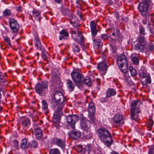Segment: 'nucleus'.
I'll list each match as a JSON object with an SVG mask.
<instances>
[{"mask_svg": "<svg viewBox=\"0 0 154 154\" xmlns=\"http://www.w3.org/2000/svg\"><path fill=\"white\" fill-rule=\"evenodd\" d=\"M118 66L121 72L124 73V76L125 78L128 79L129 76L127 75L128 74V71L127 62L119 65Z\"/></svg>", "mask_w": 154, "mask_h": 154, "instance_id": "ddd939ff", "label": "nucleus"}, {"mask_svg": "<svg viewBox=\"0 0 154 154\" xmlns=\"http://www.w3.org/2000/svg\"><path fill=\"white\" fill-rule=\"evenodd\" d=\"M16 10L17 11H20L21 10V7L20 6L17 7L16 8Z\"/></svg>", "mask_w": 154, "mask_h": 154, "instance_id": "13d9d810", "label": "nucleus"}, {"mask_svg": "<svg viewBox=\"0 0 154 154\" xmlns=\"http://www.w3.org/2000/svg\"><path fill=\"white\" fill-rule=\"evenodd\" d=\"M89 118L90 119V121L92 123L94 122L96 120V119L94 117V114H89Z\"/></svg>", "mask_w": 154, "mask_h": 154, "instance_id": "c03bdc74", "label": "nucleus"}, {"mask_svg": "<svg viewBox=\"0 0 154 154\" xmlns=\"http://www.w3.org/2000/svg\"><path fill=\"white\" fill-rule=\"evenodd\" d=\"M60 35L59 38L60 40H61L64 38V37H67L68 36V33L66 29H62L60 32Z\"/></svg>", "mask_w": 154, "mask_h": 154, "instance_id": "cd10ccee", "label": "nucleus"}, {"mask_svg": "<svg viewBox=\"0 0 154 154\" xmlns=\"http://www.w3.org/2000/svg\"><path fill=\"white\" fill-rule=\"evenodd\" d=\"M81 135V132L78 131H72L69 133V136L74 139L78 138Z\"/></svg>", "mask_w": 154, "mask_h": 154, "instance_id": "aec40b11", "label": "nucleus"}, {"mask_svg": "<svg viewBox=\"0 0 154 154\" xmlns=\"http://www.w3.org/2000/svg\"><path fill=\"white\" fill-rule=\"evenodd\" d=\"M40 19H41V18L40 17H39L38 19V20H39V21H40Z\"/></svg>", "mask_w": 154, "mask_h": 154, "instance_id": "338daca9", "label": "nucleus"}, {"mask_svg": "<svg viewBox=\"0 0 154 154\" xmlns=\"http://www.w3.org/2000/svg\"><path fill=\"white\" fill-rule=\"evenodd\" d=\"M116 93V91L114 89L109 88L106 91V97L109 98L111 96L115 95Z\"/></svg>", "mask_w": 154, "mask_h": 154, "instance_id": "5701e85b", "label": "nucleus"}, {"mask_svg": "<svg viewBox=\"0 0 154 154\" xmlns=\"http://www.w3.org/2000/svg\"><path fill=\"white\" fill-rule=\"evenodd\" d=\"M154 49V45L152 44H150L148 45L146 48L145 53L146 54H150L152 50Z\"/></svg>", "mask_w": 154, "mask_h": 154, "instance_id": "c9c22d12", "label": "nucleus"}, {"mask_svg": "<svg viewBox=\"0 0 154 154\" xmlns=\"http://www.w3.org/2000/svg\"><path fill=\"white\" fill-rule=\"evenodd\" d=\"M55 144L57 146L60 147L62 149H63L65 148V142L63 140L60 139H57Z\"/></svg>", "mask_w": 154, "mask_h": 154, "instance_id": "4be33fe9", "label": "nucleus"}, {"mask_svg": "<svg viewBox=\"0 0 154 154\" xmlns=\"http://www.w3.org/2000/svg\"><path fill=\"white\" fill-rule=\"evenodd\" d=\"M33 15L35 17H37L39 16L40 14V12L37 10L34 9L32 11Z\"/></svg>", "mask_w": 154, "mask_h": 154, "instance_id": "de8ad7c7", "label": "nucleus"}, {"mask_svg": "<svg viewBox=\"0 0 154 154\" xmlns=\"http://www.w3.org/2000/svg\"><path fill=\"white\" fill-rule=\"evenodd\" d=\"M47 81H43L40 83H37L35 85V89L36 92L38 94H42L46 91L48 88Z\"/></svg>", "mask_w": 154, "mask_h": 154, "instance_id": "6e6552de", "label": "nucleus"}, {"mask_svg": "<svg viewBox=\"0 0 154 154\" xmlns=\"http://www.w3.org/2000/svg\"><path fill=\"white\" fill-rule=\"evenodd\" d=\"M140 112H131V118L132 119L135 121H137V119L139 117L138 114Z\"/></svg>", "mask_w": 154, "mask_h": 154, "instance_id": "f704fd0d", "label": "nucleus"}, {"mask_svg": "<svg viewBox=\"0 0 154 154\" xmlns=\"http://www.w3.org/2000/svg\"><path fill=\"white\" fill-rule=\"evenodd\" d=\"M98 68L102 75H104L106 73L107 69V64L106 62L103 61L98 64Z\"/></svg>", "mask_w": 154, "mask_h": 154, "instance_id": "f8f14e48", "label": "nucleus"}, {"mask_svg": "<svg viewBox=\"0 0 154 154\" xmlns=\"http://www.w3.org/2000/svg\"><path fill=\"white\" fill-rule=\"evenodd\" d=\"M84 133L85 134V137L87 139H91L92 137V134L90 131V129L88 131H84Z\"/></svg>", "mask_w": 154, "mask_h": 154, "instance_id": "72a5a7b5", "label": "nucleus"}, {"mask_svg": "<svg viewBox=\"0 0 154 154\" xmlns=\"http://www.w3.org/2000/svg\"><path fill=\"white\" fill-rule=\"evenodd\" d=\"M79 118V116L77 115H69L66 116V124L68 128L74 129L75 124L78 121Z\"/></svg>", "mask_w": 154, "mask_h": 154, "instance_id": "423d86ee", "label": "nucleus"}, {"mask_svg": "<svg viewBox=\"0 0 154 154\" xmlns=\"http://www.w3.org/2000/svg\"><path fill=\"white\" fill-rule=\"evenodd\" d=\"M111 154H119L117 152H115V151H113L112 152H111Z\"/></svg>", "mask_w": 154, "mask_h": 154, "instance_id": "0e129e2a", "label": "nucleus"}, {"mask_svg": "<svg viewBox=\"0 0 154 154\" xmlns=\"http://www.w3.org/2000/svg\"><path fill=\"white\" fill-rule=\"evenodd\" d=\"M147 136L149 137H152V134L150 133H147L146 134Z\"/></svg>", "mask_w": 154, "mask_h": 154, "instance_id": "680f3d73", "label": "nucleus"}, {"mask_svg": "<svg viewBox=\"0 0 154 154\" xmlns=\"http://www.w3.org/2000/svg\"><path fill=\"white\" fill-rule=\"evenodd\" d=\"M3 38L4 40L8 44L9 46H11V44L10 42V38L6 36H3Z\"/></svg>", "mask_w": 154, "mask_h": 154, "instance_id": "3c124183", "label": "nucleus"}, {"mask_svg": "<svg viewBox=\"0 0 154 154\" xmlns=\"http://www.w3.org/2000/svg\"><path fill=\"white\" fill-rule=\"evenodd\" d=\"M147 22H148V21H147V20L146 19H144L142 20L143 23L144 24H147Z\"/></svg>", "mask_w": 154, "mask_h": 154, "instance_id": "4d7b16f0", "label": "nucleus"}, {"mask_svg": "<svg viewBox=\"0 0 154 154\" xmlns=\"http://www.w3.org/2000/svg\"><path fill=\"white\" fill-rule=\"evenodd\" d=\"M42 109L44 110L45 112H47L48 110V106L46 101L44 100H42Z\"/></svg>", "mask_w": 154, "mask_h": 154, "instance_id": "e433bc0d", "label": "nucleus"}, {"mask_svg": "<svg viewBox=\"0 0 154 154\" xmlns=\"http://www.w3.org/2000/svg\"><path fill=\"white\" fill-rule=\"evenodd\" d=\"M54 0L57 3H60L61 2L62 0Z\"/></svg>", "mask_w": 154, "mask_h": 154, "instance_id": "e2e57ef3", "label": "nucleus"}, {"mask_svg": "<svg viewBox=\"0 0 154 154\" xmlns=\"http://www.w3.org/2000/svg\"><path fill=\"white\" fill-rule=\"evenodd\" d=\"M71 75L72 79L76 86L79 87L82 85L83 75L82 74L74 71L71 72Z\"/></svg>", "mask_w": 154, "mask_h": 154, "instance_id": "20e7f679", "label": "nucleus"}, {"mask_svg": "<svg viewBox=\"0 0 154 154\" xmlns=\"http://www.w3.org/2000/svg\"><path fill=\"white\" fill-rule=\"evenodd\" d=\"M131 60L134 64L137 65L139 61V59L137 57H133L132 56L131 58Z\"/></svg>", "mask_w": 154, "mask_h": 154, "instance_id": "a18cd8bd", "label": "nucleus"}, {"mask_svg": "<svg viewBox=\"0 0 154 154\" xmlns=\"http://www.w3.org/2000/svg\"><path fill=\"white\" fill-rule=\"evenodd\" d=\"M22 124L24 128L27 129L30 126V120L28 118L24 119L22 122Z\"/></svg>", "mask_w": 154, "mask_h": 154, "instance_id": "a878e982", "label": "nucleus"}, {"mask_svg": "<svg viewBox=\"0 0 154 154\" xmlns=\"http://www.w3.org/2000/svg\"><path fill=\"white\" fill-rule=\"evenodd\" d=\"M8 23L12 31L15 33L17 32L19 29V25L17 20L14 18H10Z\"/></svg>", "mask_w": 154, "mask_h": 154, "instance_id": "1a4fd4ad", "label": "nucleus"}, {"mask_svg": "<svg viewBox=\"0 0 154 154\" xmlns=\"http://www.w3.org/2000/svg\"><path fill=\"white\" fill-rule=\"evenodd\" d=\"M97 134L99 139L107 147L112 143L113 140L108 130L103 128H100L97 130Z\"/></svg>", "mask_w": 154, "mask_h": 154, "instance_id": "f03ea898", "label": "nucleus"}, {"mask_svg": "<svg viewBox=\"0 0 154 154\" xmlns=\"http://www.w3.org/2000/svg\"><path fill=\"white\" fill-rule=\"evenodd\" d=\"M137 42L135 45V49L139 51V52L143 51L146 46V43L144 37L140 36L137 39Z\"/></svg>", "mask_w": 154, "mask_h": 154, "instance_id": "39448f33", "label": "nucleus"}, {"mask_svg": "<svg viewBox=\"0 0 154 154\" xmlns=\"http://www.w3.org/2000/svg\"><path fill=\"white\" fill-rule=\"evenodd\" d=\"M35 137L37 139H40L42 135V130L39 128L38 127L35 130Z\"/></svg>", "mask_w": 154, "mask_h": 154, "instance_id": "393cba45", "label": "nucleus"}, {"mask_svg": "<svg viewBox=\"0 0 154 154\" xmlns=\"http://www.w3.org/2000/svg\"><path fill=\"white\" fill-rule=\"evenodd\" d=\"M50 154H60L59 150L57 149H53L50 150Z\"/></svg>", "mask_w": 154, "mask_h": 154, "instance_id": "37998d69", "label": "nucleus"}, {"mask_svg": "<svg viewBox=\"0 0 154 154\" xmlns=\"http://www.w3.org/2000/svg\"><path fill=\"white\" fill-rule=\"evenodd\" d=\"M80 151H82V149L81 147H80Z\"/></svg>", "mask_w": 154, "mask_h": 154, "instance_id": "774afa93", "label": "nucleus"}, {"mask_svg": "<svg viewBox=\"0 0 154 154\" xmlns=\"http://www.w3.org/2000/svg\"><path fill=\"white\" fill-rule=\"evenodd\" d=\"M95 107L94 103L92 102L89 103L87 110L89 114H94L95 112Z\"/></svg>", "mask_w": 154, "mask_h": 154, "instance_id": "6ab92c4d", "label": "nucleus"}, {"mask_svg": "<svg viewBox=\"0 0 154 154\" xmlns=\"http://www.w3.org/2000/svg\"><path fill=\"white\" fill-rule=\"evenodd\" d=\"M66 84L68 89L70 91H73L75 86L72 82L69 79L66 80Z\"/></svg>", "mask_w": 154, "mask_h": 154, "instance_id": "bb28decb", "label": "nucleus"}, {"mask_svg": "<svg viewBox=\"0 0 154 154\" xmlns=\"http://www.w3.org/2000/svg\"><path fill=\"white\" fill-rule=\"evenodd\" d=\"M102 58L103 59V61L106 62V56L104 54H103L102 55Z\"/></svg>", "mask_w": 154, "mask_h": 154, "instance_id": "6e6d98bb", "label": "nucleus"}, {"mask_svg": "<svg viewBox=\"0 0 154 154\" xmlns=\"http://www.w3.org/2000/svg\"><path fill=\"white\" fill-rule=\"evenodd\" d=\"M27 140L26 139H23L21 142V146L22 149H25L26 148Z\"/></svg>", "mask_w": 154, "mask_h": 154, "instance_id": "4c0bfd02", "label": "nucleus"}, {"mask_svg": "<svg viewBox=\"0 0 154 154\" xmlns=\"http://www.w3.org/2000/svg\"><path fill=\"white\" fill-rule=\"evenodd\" d=\"M62 13L64 15H67L68 17H69L70 15H72V14H70V11L67 8L63 9L62 10Z\"/></svg>", "mask_w": 154, "mask_h": 154, "instance_id": "79ce46f5", "label": "nucleus"}, {"mask_svg": "<svg viewBox=\"0 0 154 154\" xmlns=\"http://www.w3.org/2000/svg\"><path fill=\"white\" fill-rule=\"evenodd\" d=\"M84 83L86 85L90 86L91 84V80L88 77H86L84 78L83 80V83Z\"/></svg>", "mask_w": 154, "mask_h": 154, "instance_id": "2f4dec72", "label": "nucleus"}, {"mask_svg": "<svg viewBox=\"0 0 154 154\" xmlns=\"http://www.w3.org/2000/svg\"><path fill=\"white\" fill-rule=\"evenodd\" d=\"M90 25L92 38L94 42L93 45L95 48H97L99 47L101 45H102L101 41L100 39L96 40L94 38L97 33V29L94 22V21H91Z\"/></svg>", "mask_w": 154, "mask_h": 154, "instance_id": "7ed1b4c3", "label": "nucleus"}, {"mask_svg": "<svg viewBox=\"0 0 154 154\" xmlns=\"http://www.w3.org/2000/svg\"><path fill=\"white\" fill-rule=\"evenodd\" d=\"M100 37L102 40H105L107 39L108 36L106 34H102L101 35Z\"/></svg>", "mask_w": 154, "mask_h": 154, "instance_id": "864d4df0", "label": "nucleus"}, {"mask_svg": "<svg viewBox=\"0 0 154 154\" xmlns=\"http://www.w3.org/2000/svg\"><path fill=\"white\" fill-rule=\"evenodd\" d=\"M141 105V103L140 100H135L132 101L131 106V112H140L139 108Z\"/></svg>", "mask_w": 154, "mask_h": 154, "instance_id": "9b49d317", "label": "nucleus"}, {"mask_svg": "<svg viewBox=\"0 0 154 154\" xmlns=\"http://www.w3.org/2000/svg\"><path fill=\"white\" fill-rule=\"evenodd\" d=\"M13 145L14 147H17L18 145V142L17 140H15L13 141Z\"/></svg>", "mask_w": 154, "mask_h": 154, "instance_id": "5fc2aeb1", "label": "nucleus"}, {"mask_svg": "<svg viewBox=\"0 0 154 154\" xmlns=\"http://www.w3.org/2000/svg\"><path fill=\"white\" fill-rule=\"evenodd\" d=\"M150 122H151V124H150V128H149L148 129L149 130V131H150L151 130L152 127L153 125V122L152 121H151Z\"/></svg>", "mask_w": 154, "mask_h": 154, "instance_id": "bf43d9fd", "label": "nucleus"}, {"mask_svg": "<svg viewBox=\"0 0 154 154\" xmlns=\"http://www.w3.org/2000/svg\"><path fill=\"white\" fill-rule=\"evenodd\" d=\"M139 32L140 36H141V35H144L145 34L144 29L142 26H140V27Z\"/></svg>", "mask_w": 154, "mask_h": 154, "instance_id": "8fccbe9b", "label": "nucleus"}, {"mask_svg": "<svg viewBox=\"0 0 154 154\" xmlns=\"http://www.w3.org/2000/svg\"><path fill=\"white\" fill-rule=\"evenodd\" d=\"M140 81L142 84L143 85H146L147 83H151V81L150 75L148 74L146 77L141 78L140 79Z\"/></svg>", "mask_w": 154, "mask_h": 154, "instance_id": "412c9836", "label": "nucleus"}, {"mask_svg": "<svg viewBox=\"0 0 154 154\" xmlns=\"http://www.w3.org/2000/svg\"><path fill=\"white\" fill-rule=\"evenodd\" d=\"M80 32L78 30H75V31H72L71 32V33L72 34V38L73 39L75 37V35H78L80 33Z\"/></svg>", "mask_w": 154, "mask_h": 154, "instance_id": "09e8293b", "label": "nucleus"}, {"mask_svg": "<svg viewBox=\"0 0 154 154\" xmlns=\"http://www.w3.org/2000/svg\"><path fill=\"white\" fill-rule=\"evenodd\" d=\"M150 31L152 34H153L154 33V29L153 28H150Z\"/></svg>", "mask_w": 154, "mask_h": 154, "instance_id": "052dcab7", "label": "nucleus"}, {"mask_svg": "<svg viewBox=\"0 0 154 154\" xmlns=\"http://www.w3.org/2000/svg\"><path fill=\"white\" fill-rule=\"evenodd\" d=\"M117 62L118 65L127 62L126 56L124 55L119 56L117 58Z\"/></svg>", "mask_w": 154, "mask_h": 154, "instance_id": "a211bd4d", "label": "nucleus"}, {"mask_svg": "<svg viewBox=\"0 0 154 154\" xmlns=\"http://www.w3.org/2000/svg\"><path fill=\"white\" fill-rule=\"evenodd\" d=\"M149 5V1L148 0H144L139 5L140 12L143 16H145L148 15V10Z\"/></svg>", "mask_w": 154, "mask_h": 154, "instance_id": "0eeeda50", "label": "nucleus"}, {"mask_svg": "<svg viewBox=\"0 0 154 154\" xmlns=\"http://www.w3.org/2000/svg\"><path fill=\"white\" fill-rule=\"evenodd\" d=\"M129 71L132 76H134L137 75V72L135 69L132 66L129 67Z\"/></svg>", "mask_w": 154, "mask_h": 154, "instance_id": "a19ab883", "label": "nucleus"}, {"mask_svg": "<svg viewBox=\"0 0 154 154\" xmlns=\"http://www.w3.org/2000/svg\"><path fill=\"white\" fill-rule=\"evenodd\" d=\"M148 74L146 73V71L145 70H141L140 72V79L143 78L147 76Z\"/></svg>", "mask_w": 154, "mask_h": 154, "instance_id": "ea45409f", "label": "nucleus"}, {"mask_svg": "<svg viewBox=\"0 0 154 154\" xmlns=\"http://www.w3.org/2000/svg\"><path fill=\"white\" fill-rule=\"evenodd\" d=\"M6 77V73H2L0 72V84L1 85L4 84Z\"/></svg>", "mask_w": 154, "mask_h": 154, "instance_id": "7c9ffc66", "label": "nucleus"}, {"mask_svg": "<svg viewBox=\"0 0 154 154\" xmlns=\"http://www.w3.org/2000/svg\"><path fill=\"white\" fill-rule=\"evenodd\" d=\"M11 14V12L10 9H5L3 12V16L4 17H9Z\"/></svg>", "mask_w": 154, "mask_h": 154, "instance_id": "473e14b6", "label": "nucleus"}, {"mask_svg": "<svg viewBox=\"0 0 154 154\" xmlns=\"http://www.w3.org/2000/svg\"><path fill=\"white\" fill-rule=\"evenodd\" d=\"M54 96L55 102L54 105V109L55 111L54 113L52 121L55 124V126L58 128L60 119V116L63 115V109L65 104L63 95L62 93L56 90Z\"/></svg>", "mask_w": 154, "mask_h": 154, "instance_id": "f257e3e1", "label": "nucleus"}, {"mask_svg": "<svg viewBox=\"0 0 154 154\" xmlns=\"http://www.w3.org/2000/svg\"><path fill=\"white\" fill-rule=\"evenodd\" d=\"M120 34L119 30L118 29H114L113 32L110 35V38L113 40L117 41L119 40Z\"/></svg>", "mask_w": 154, "mask_h": 154, "instance_id": "dca6fc26", "label": "nucleus"}, {"mask_svg": "<svg viewBox=\"0 0 154 154\" xmlns=\"http://www.w3.org/2000/svg\"><path fill=\"white\" fill-rule=\"evenodd\" d=\"M35 47L37 49L41 50L44 48L42 47V45L39 38L37 36H35L34 38Z\"/></svg>", "mask_w": 154, "mask_h": 154, "instance_id": "b1692460", "label": "nucleus"}, {"mask_svg": "<svg viewBox=\"0 0 154 154\" xmlns=\"http://www.w3.org/2000/svg\"><path fill=\"white\" fill-rule=\"evenodd\" d=\"M123 119L124 117L122 114L117 113L113 117V120L114 123L118 124L120 126L124 123Z\"/></svg>", "mask_w": 154, "mask_h": 154, "instance_id": "9d476101", "label": "nucleus"}, {"mask_svg": "<svg viewBox=\"0 0 154 154\" xmlns=\"http://www.w3.org/2000/svg\"><path fill=\"white\" fill-rule=\"evenodd\" d=\"M31 144L32 147L35 148L37 146V143L35 141L33 140L31 141Z\"/></svg>", "mask_w": 154, "mask_h": 154, "instance_id": "603ef678", "label": "nucleus"}, {"mask_svg": "<svg viewBox=\"0 0 154 154\" xmlns=\"http://www.w3.org/2000/svg\"><path fill=\"white\" fill-rule=\"evenodd\" d=\"M74 40L78 43H82L83 41V36L81 33L79 34L73 38Z\"/></svg>", "mask_w": 154, "mask_h": 154, "instance_id": "c85d7f7f", "label": "nucleus"}, {"mask_svg": "<svg viewBox=\"0 0 154 154\" xmlns=\"http://www.w3.org/2000/svg\"><path fill=\"white\" fill-rule=\"evenodd\" d=\"M150 26H150V24H149L148 25V26H147V27H148V28H149L150 29V28H150Z\"/></svg>", "mask_w": 154, "mask_h": 154, "instance_id": "69168bd1", "label": "nucleus"}, {"mask_svg": "<svg viewBox=\"0 0 154 154\" xmlns=\"http://www.w3.org/2000/svg\"><path fill=\"white\" fill-rule=\"evenodd\" d=\"M80 127L84 131L89 130L90 127V122L85 119H82L81 122Z\"/></svg>", "mask_w": 154, "mask_h": 154, "instance_id": "4468645a", "label": "nucleus"}, {"mask_svg": "<svg viewBox=\"0 0 154 154\" xmlns=\"http://www.w3.org/2000/svg\"><path fill=\"white\" fill-rule=\"evenodd\" d=\"M148 154H154V146H152L149 148Z\"/></svg>", "mask_w": 154, "mask_h": 154, "instance_id": "49530a36", "label": "nucleus"}, {"mask_svg": "<svg viewBox=\"0 0 154 154\" xmlns=\"http://www.w3.org/2000/svg\"><path fill=\"white\" fill-rule=\"evenodd\" d=\"M40 51H42V57L43 60H47L49 56V54L44 48L42 49Z\"/></svg>", "mask_w": 154, "mask_h": 154, "instance_id": "c756f323", "label": "nucleus"}, {"mask_svg": "<svg viewBox=\"0 0 154 154\" xmlns=\"http://www.w3.org/2000/svg\"><path fill=\"white\" fill-rule=\"evenodd\" d=\"M68 18L70 21V23L73 26L76 27L79 25L77 18L75 15L72 14L70 15Z\"/></svg>", "mask_w": 154, "mask_h": 154, "instance_id": "2eb2a0df", "label": "nucleus"}, {"mask_svg": "<svg viewBox=\"0 0 154 154\" xmlns=\"http://www.w3.org/2000/svg\"><path fill=\"white\" fill-rule=\"evenodd\" d=\"M52 86L54 90L60 88V80L57 78L53 77L52 78Z\"/></svg>", "mask_w": 154, "mask_h": 154, "instance_id": "f3484780", "label": "nucleus"}, {"mask_svg": "<svg viewBox=\"0 0 154 154\" xmlns=\"http://www.w3.org/2000/svg\"><path fill=\"white\" fill-rule=\"evenodd\" d=\"M72 51L76 53L79 51V49L78 45L73 43L72 45Z\"/></svg>", "mask_w": 154, "mask_h": 154, "instance_id": "58836bf2", "label": "nucleus"}]
</instances>
